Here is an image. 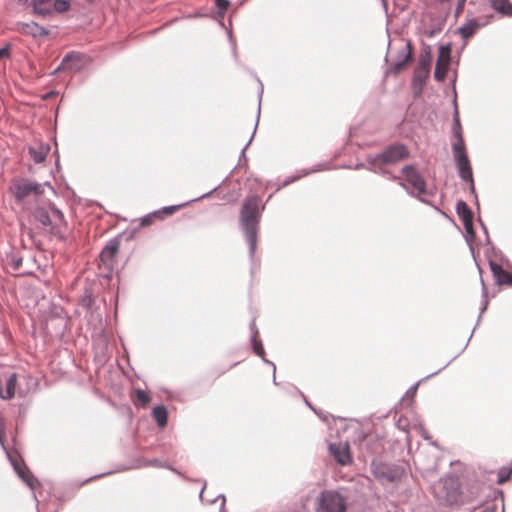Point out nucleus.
Instances as JSON below:
<instances>
[{"label": "nucleus", "mask_w": 512, "mask_h": 512, "mask_svg": "<svg viewBox=\"0 0 512 512\" xmlns=\"http://www.w3.org/2000/svg\"><path fill=\"white\" fill-rule=\"evenodd\" d=\"M433 494L437 501L446 506H461L481 501V487L470 484L465 487L458 477L446 476L433 486Z\"/></svg>", "instance_id": "obj_1"}, {"label": "nucleus", "mask_w": 512, "mask_h": 512, "mask_svg": "<svg viewBox=\"0 0 512 512\" xmlns=\"http://www.w3.org/2000/svg\"><path fill=\"white\" fill-rule=\"evenodd\" d=\"M260 199L257 196L247 197L241 208L240 224L249 243L251 253H254L257 244V230L260 219Z\"/></svg>", "instance_id": "obj_2"}, {"label": "nucleus", "mask_w": 512, "mask_h": 512, "mask_svg": "<svg viewBox=\"0 0 512 512\" xmlns=\"http://www.w3.org/2000/svg\"><path fill=\"white\" fill-rule=\"evenodd\" d=\"M409 151L402 144L391 145L382 153L369 158V163L376 169H381L385 165L395 164L408 158Z\"/></svg>", "instance_id": "obj_3"}, {"label": "nucleus", "mask_w": 512, "mask_h": 512, "mask_svg": "<svg viewBox=\"0 0 512 512\" xmlns=\"http://www.w3.org/2000/svg\"><path fill=\"white\" fill-rule=\"evenodd\" d=\"M346 500L336 491H324L318 498L317 512H345Z\"/></svg>", "instance_id": "obj_4"}, {"label": "nucleus", "mask_w": 512, "mask_h": 512, "mask_svg": "<svg viewBox=\"0 0 512 512\" xmlns=\"http://www.w3.org/2000/svg\"><path fill=\"white\" fill-rule=\"evenodd\" d=\"M11 194L17 199L22 200L31 193L42 194L43 189L40 184L27 179H14L9 187Z\"/></svg>", "instance_id": "obj_5"}, {"label": "nucleus", "mask_w": 512, "mask_h": 512, "mask_svg": "<svg viewBox=\"0 0 512 512\" xmlns=\"http://www.w3.org/2000/svg\"><path fill=\"white\" fill-rule=\"evenodd\" d=\"M404 179L410 184L413 189L412 193L417 195L425 194L426 183L418 170L412 165H406L402 169Z\"/></svg>", "instance_id": "obj_6"}, {"label": "nucleus", "mask_w": 512, "mask_h": 512, "mask_svg": "<svg viewBox=\"0 0 512 512\" xmlns=\"http://www.w3.org/2000/svg\"><path fill=\"white\" fill-rule=\"evenodd\" d=\"M184 205H172L166 206L162 209L154 211L140 219V225L142 227H148L154 224L156 221H162L166 217H169L180 210Z\"/></svg>", "instance_id": "obj_7"}, {"label": "nucleus", "mask_w": 512, "mask_h": 512, "mask_svg": "<svg viewBox=\"0 0 512 512\" xmlns=\"http://www.w3.org/2000/svg\"><path fill=\"white\" fill-rule=\"evenodd\" d=\"M451 48L449 46H441L437 58L434 77L438 81H443L446 78L448 68L450 65Z\"/></svg>", "instance_id": "obj_8"}, {"label": "nucleus", "mask_w": 512, "mask_h": 512, "mask_svg": "<svg viewBox=\"0 0 512 512\" xmlns=\"http://www.w3.org/2000/svg\"><path fill=\"white\" fill-rule=\"evenodd\" d=\"M329 451L335 461L342 466L348 465L352 461L350 448L346 442L331 443Z\"/></svg>", "instance_id": "obj_9"}, {"label": "nucleus", "mask_w": 512, "mask_h": 512, "mask_svg": "<svg viewBox=\"0 0 512 512\" xmlns=\"http://www.w3.org/2000/svg\"><path fill=\"white\" fill-rule=\"evenodd\" d=\"M120 243L117 239L110 240L100 253V261L108 269H112L119 252Z\"/></svg>", "instance_id": "obj_10"}, {"label": "nucleus", "mask_w": 512, "mask_h": 512, "mask_svg": "<svg viewBox=\"0 0 512 512\" xmlns=\"http://www.w3.org/2000/svg\"><path fill=\"white\" fill-rule=\"evenodd\" d=\"M490 269L497 284L512 286V273L496 262H490Z\"/></svg>", "instance_id": "obj_11"}, {"label": "nucleus", "mask_w": 512, "mask_h": 512, "mask_svg": "<svg viewBox=\"0 0 512 512\" xmlns=\"http://www.w3.org/2000/svg\"><path fill=\"white\" fill-rule=\"evenodd\" d=\"M431 56H422L414 72V82L423 83L430 73Z\"/></svg>", "instance_id": "obj_12"}, {"label": "nucleus", "mask_w": 512, "mask_h": 512, "mask_svg": "<svg viewBox=\"0 0 512 512\" xmlns=\"http://www.w3.org/2000/svg\"><path fill=\"white\" fill-rule=\"evenodd\" d=\"M459 170L460 177L471 183V189L474 190L473 174L470 161L467 155H462L460 158L455 159Z\"/></svg>", "instance_id": "obj_13"}, {"label": "nucleus", "mask_w": 512, "mask_h": 512, "mask_svg": "<svg viewBox=\"0 0 512 512\" xmlns=\"http://www.w3.org/2000/svg\"><path fill=\"white\" fill-rule=\"evenodd\" d=\"M17 30L22 34L31 35L33 37H41L48 34L43 27L39 26L35 22L19 23Z\"/></svg>", "instance_id": "obj_14"}, {"label": "nucleus", "mask_w": 512, "mask_h": 512, "mask_svg": "<svg viewBox=\"0 0 512 512\" xmlns=\"http://www.w3.org/2000/svg\"><path fill=\"white\" fill-rule=\"evenodd\" d=\"M81 61V55L78 53H71L66 55L58 70H69V71H77L80 69L79 63Z\"/></svg>", "instance_id": "obj_15"}, {"label": "nucleus", "mask_w": 512, "mask_h": 512, "mask_svg": "<svg viewBox=\"0 0 512 512\" xmlns=\"http://www.w3.org/2000/svg\"><path fill=\"white\" fill-rule=\"evenodd\" d=\"M482 26L477 20L470 19L459 28V34L465 40L471 38Z\"/></svg>", "instance_id": "obj_16"}, {"label": "nucleus", "mask_w": 512, "mask_h": 512, "mask_svg": "<svg viewBox=\"0 0 512 512\" xmlns=\"http://www.w3.org/2000/svg\"><path fill=\"white\" fill-rule=\"evenodd\" d=\"M491 7L503 16H512V3L509 0H490Z\"/></svg>", "instance_id": "obj_17"}, {"label": "nucleus", "mask_w": 512, "mask_h": 512, "mask_svg": "<svg viewBox=\"0 0 512 512\" xmlns=\"http://www.w3.org/2000/svg\"><path fill=\"white\" fill-rule=\"evenodd\" d=\"M33 8L38 15H48L52 11V0H34Z\"/></svg>", "instance_id": "obj_18"}, {"label": "nucleus", "mask_w": 512, "mask_h": 512, "mask_svg": "<svg viewBox=\"0 0 512 512\" xmlns=\"http://www.w3.org/2000/svg\"><path fill=\"white\" fill-rule=\"evenodd\" d=\"M132 400H133V403L135 406H141V407L145 408L150 403L151 397L148 392L141 390V389H136L134 391Z\"/></svg>", "instance_id": "obj_19"}, {"label": "nucleus", "mask_w": 512, "mask_h": 512, "mask_svg": "<svg viewBox=\"0 0 512 512\" xmlns=\"http://www.w3.org/2000/svg\"><path fill=\"white\" fill-rule=\"evenodd\" d=\"M49 152L48 146L40 145L38 147H30L29 153L35 163H42Z\"/></svg>", "instance_id": "obj_20"}, {"label": "nucleus", "mask_w": 512, "mask_h": 512, "mask_svg": "<svg viewBox=\"0 0 512 512\" xmlns=\"http://www.w3.org/2000/svg\"><path fill=\"white\" fill-rule=\"evenodd\" d=\"M152 415L159 427L163 428L167 425L168 413L164 406L155 407Z\"/></svg>", "instance_id": "obj_21"}, {"label": "nucleus", "mask_w": 512, "mask_h": 512, "mask_svg": "<svg viewBox=\"0 0 512 512\" xmlns=\"http://www.w3.org/2000/svg\"><path fill=\"white\" fill-rule=\"evenodd\" d=\"M456 210L463 222L469 223L470 220H473L472 211L470 210L466 202L459 201L456 205Z\"/></svg>", "instance_id": "obj_22"}, {"label": "nucleus", "mask_w": 512, "mask_h": 512, "mask_svg": "<svg viewBox=\"0 0 512 512\" xmlns=\"http://www.w3.org/2000/svg\"><path fill=\"white\" fill-rule=\"evenodd\" d=\"M453 153L455 159L460 158L462 155H467L462 135H459V139H456V142L453 144Z\"/></svg>", "instance_id": "obj_23"}, {"label": "nucleus", "mask_w": 512, "mask_h": 512, "mask_svg": "<svg viewBox=\"0 0 512 512\" xmlns=\"http://www.w3.org/2000/svg\"><path fill=\"white\" fill-rule=\"evenodd\" d=\"M35 218L45 227L51 226L53 222L48 212L44 209L36 210Z\"/></svg>", "instance_id": "obj_24"}, {"label": "nucleus", "mask_w": 512, "mask_h": 512, "mask_svg": "<svg viewBox=\"0 0 512 512\" xmlns=\"http://www.w3.org/2000/svg\"><path fill=\"white\" fill-rule=\"evenodd\" d=\"M53 9L57 12H65L69 9L70 3L67 0H52Z\"/></svg>", "instance_id": "obj_25"}, {"label": "nucleus", "mask_w": 512, "mask_h": 512, "mask_svg": "<svg viewBox=\"0 0 512 512\" xmlns=\"http://www.w3.org/2000/svg\"><path fill=\"white\" fill-rule=\"evenodd\" d=\"M511 474H512V467L500 469L499 473H498L499 478H498L497 482L499 484L504 483L505 481H507L510 478Z\"/></svg>", "instance_id": "obj_26"}, {"label": "nucleus", "mask_w": 512, "mask_h": 512, "mask_svg": "<svg viewBox=\"0 0 512 512\" xmlns=\"http://www.w3.org/2000/svg\"><path fill=\"white\" fill-rule=\"evenodd\" d=\"M453 131H454V136L456 137V139H459V135H462V128L460 125V121L457 117L455 118V124H454Z\"/></svg>", "instance_id": "obj_27"}, {"label": "nucleus", "mask_w": 512, "mask_h": 512, "mask_svg": "<svg viewBox=\"0 0 512 512\" xmlns=\"http://www.w3.org/2000/svg\"><path fill=\"white\" fill-rule=\"evenodd\" d=\"M5 442V422L3 418L0 417V444L4 445Z\"/></svg>", "instance_id": "obj_28"}, {"label": "nucleus", "mask_w": 512, "mask_h": 512, "mask_svg": "<svg viewBox=\"0 0 512 512\" xmlns=\"http://www.w3.org/2000/svg\"><path fill=\"white\" fill-rule=\"evenodd\" d=\"M465 2H466V0H459L458 1V4L456 6V10H455V15L456 16H459L463 12L464 6H465Z\"/></svg>", "instance_id": "obj_29"}, {"label": "nucleus", "mask_w": 512, "mask_h": 512, "mask_svg": "<svg viewBox=\"0 0 512 512\" xmlns=\"http://www.w3.org/2000/svg\"><path fill=\"white\" fill-rule=\"evenodd\" d=\"M22 266V258H13L11 260V267L14 270H18Z\"/></svg>", "instance_id": "obj_30"}, {"label": "nucleus", "mask_w": 512, "mask_h": 512, "mask_svg": "<svg viewBox=\"0 0 512 512\" xmlns=\"http://www.w3.org/2000/svg\"><path fill=\"white\" fill-rule=\"evenodd\" d=\"M229 4L228 0H216V5L220 10H226L229 7Z\"/></svg>", "instance_id": "obj_31"}, {"label": "nucleus", "mask_w": 512, "mask_h": 512, "mask_svg": "<svg viewBox=\"0 0 512 512\" xmlns=\"http://www.w3.org/2000/svg\"><path fill=\"white\" fill-rule=\"evenodd\" d=\"M254 352L259 355V356H263L264 354V348L261 344L259 343H255L254 345Z\"/></svg>", "instance_id": "obj_32"}, {"label": "nucleus", "mask_w": 512, "mask_h": 512, "mask_svg": "<svg viewBox=\"0 0 512 512\" xmlns=\"http://www.w3.org/2000/svg\"><path fill=\"white\" fill-rule=\"evenodd\" d=\"M18 473L22 479H24L25 481H27L30 484V482H29V478L31 477L30 472H26L21 469H18Z\"/></svg>", "instance_id": "obj_33"}, {"label": "nucleus", "mask_w": 512, "mask_h": 512, "mask_svg": "<svg viewBox=\"0 0 512 512\" xmlns=\"http://www.w3.org/2000/svg\"><path fill=\"white\" fill-rule=\"evenodd\" d=\"M463 224H464V227H465L466 231L468 233H472V231H473V220H470L469 223L468 222H463Z\"/></svg>", "instance_id": "obj_34"}, {"label": "nucleus", "mask_w": 512, "mask_h": 512, "mask_svg": "<svg viewBox=\"0 0 512 512\" xmlns=\"http://www.w3.org/2000/svg\"><path fill=\"white\" fill-rule=\"evenodd\" d=\"M9 55V48L4 47L0 49V59L7 57Z\"/></svg>", "instance_id": "obj_35"}, {"label": "nucleus", "mask_w": 512, "mask_h": 512, "mask_svg": "<svg viewBox=\"0 0 512 512\" xmlns=\"http://www.w3.org/2000/svg\"><path fill=\"white\" fill-rule=\"evenodd\" d=\"M54 217L58 218L59 220H62L63 215L59 210H53Z\"/></svg>", "instance_id": "obj_36"}, {"label": "nucleus", "mask_w": 512, "mask_h": 512, "mask_svg": "<svg viewBox=\"0 0 512 512\" xmlns=\"http://www.w3.org/2000/svg\"><path fill=\"white\" fill-rule=\"evenodd\" d=\"M404 63H405V62L398 64V65H397V69H400V68L404 65Z\"/></svg>", "instance_id": "obj_37"}]
</instances>
